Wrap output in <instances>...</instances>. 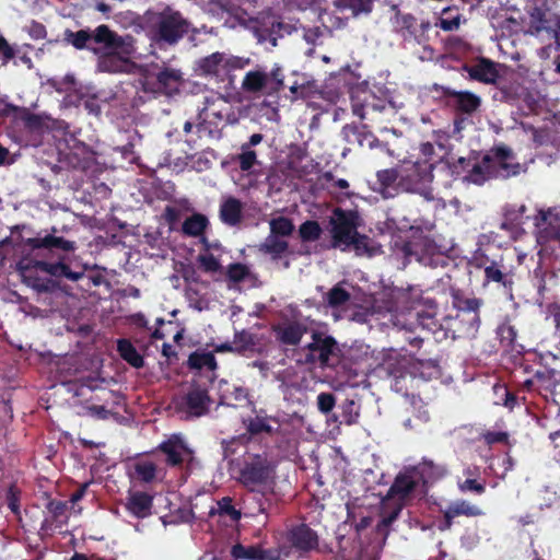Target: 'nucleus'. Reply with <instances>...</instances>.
Instances as JSON below:
<instances>
[{"mask_svg":"<svg viewBox=\"0 0 560 560\" xmlns=\"http://www.w3.org/2000/svg\"><path fill=\"white\" fill-rule=\"evenodd\" d=\"M359 417V408L353 400H347L343 405L342 422L352 424L357 422Z\"/></svg>","mask_w":560,"mask_h":560,"instance_id":"nucleus-56","label":"nucleus"},{"mask_svg":"<svg viewBox=\"0 0 560 560\" xmlns=\"http://www.w3.org/2000/svg\"><path fill=\"white\" fill-rule=\"evenodd\" d=\"M324 177L328 183V188L331 190L345 191L349 188V183L346 179L335 178L331 173H326Z\"/></svg>","mask_w":560,"mask_h":560,"instance_id":"nucleus-62","label":"nucleus"},{"mask_svg":"<svg viewBox=\"0 0 560 560\" xmlns=\"http://www.w3.org/2000/svg\"><path fill=\"white\" fill-rule=\"evenodd\" d=\"M235 559L244 560H278L279 553L272 550H265L259 546L235 545L231 550Z\"/></svg>","mask_w":560,"mask_h":560,"instance_id":"nucleus-31","label":"nucleus"},{"mask_svg":"<svg viewBox=\"0 0 560 560\" xmlns=\"http://www.w3.org/2000/svg\"><path fill=\"white\" fill-rule=\"evenodd\" d=\"M105 401L104 405H92L88 408L89 412L98 419H107L114 413V405L119 404L120 396L115 395L113 392H102V397Z\"/></svg>","mask_w":560,"mask_h":560,"instance_id":"nucleus-36","label":"nucleus"},{"mask_svg":"<svg viewBox=\"0 0 560 560\" xmlns=\"http://www.w3.org/2000/svg\"><path fill=\"white\" fill-rule=\"evenodd\" d=\"M219 390L222 404L232 405L248 400V393L243 386L222 381L220 382Z\"/></svg>","mask_w":560,"mask_h":560,"instance_id":"nucleus-34","label":"nucleus"},{"mask_svg":"<svg viewBox=\"0 0 560 560\" xmlns=\"http://www.w3.org/2000/svg\"><path fill=\"white\" fill-rule=\"evenodd\" d=\"M241 23L254 33L259 43H270L272 47L277 45L278 37L282 36L283 32H288L289 27L270 10L264 11L255 18L242 19Z\"/></svg>","mask_w":560,"mask_h":560,"instance_id":"nucleus-12","label":"nucleus"},{"mask_svg":"<svg viewBox=\"0 0 560 560\" xmlns=\"http://www.w3.org/2000/svg\"><path fill=\"white\" fill-rule=\"evenodd\" d=\"M326 301L331 307H343L347 306L350 301V293L345 290L341 284H337L329 290Z\"/></svg>","mask_w":560,"mask_h":560,"instance_id":"nucleus-47","label":"nucleus"},{"mask_svg":"<svg viewBox=\"0 0 560 560\" xmlns=\"http://www.w3.org/2000/svg\"><path fill=\"white\" fill-rule=\"evenodd\" d=\"M485 276L488 281L499 282L504 287L511 283L508 276L494 262L485 268Z\"/></svg>","mask_w":560,"mask_h":560,"instance_id":"nucleus-54","label":"nucleus"},{"mask_svg":"<svg viewBox=\"0 0 560 560\" xmlns=\"http://www.w3.org/2000/svg\"><path fill=\"white\" fill-rule=\"evenodd\" d=\"M452 106L463 114H472L481 105V100L478 95L468 91L448 90L446 93Z\"/></svg>","mask_w":560,"mask_h":560,"instance_id":"nucleus-26","label":"nucleus"},{"mask_svg":"<svg viewBox=\"0 0 560 560\" xmlns=\"http://www.w3.org/2000/svg\"><path fill=\"white\" fill-rule=\"evenodd\" d=\"M277 428L278 422L273 418L264 416L261 413L256 415L247 422V429L253 434H258L262 432L270 433L277 430Z\"/></svg>","mask_w":560,"mask_h":560,"instance_id":"nucleus-40","label":"nucleus"},{"mask_svg":"<svg viewBox=\"0 0 560 560\" xmlns=\"http://www.w3.org/2000/svg\"><path fill=\"white\" fill-rule=\"evenodd\" d=\"M469 74L472 79L483 83H494L498 78L495 65L487 59H481L471 66Z\"/></svg>","mask_w":560,"mask_h":560,"instance_id":"nucleus-35","label":"nucleus"},{"mask_svg":"<svg viewBox=\"0 0 560 560\" xmlns=\"http://www.w3.org/2000/svg\"><path fill=\"white\" fill-rule=\"evenodd\" d=\"M159 448L166 456V463L170 466L183 467L186 475H190L200 468L194 451L187 445L180 434H173L162 442Z\"/></svg>","mask_w":560,"mask_h":560,"instance_id":"nucleus-13","label":"nucleus"},{"mask_svg":"<svg viewBox=\"0 0 560 560\" xmlns=\"http://www.w3.org/2000/svg\"><path fill=\"white\" fill-rule=\"evenodd\" d=\"M291 93V100H305L311 101L320 94V90L315 80L301 75L295 80L289 88Z\"/></svg>","mask_w":560,"mask_h":560,"instance_id":"nucleus-30","label":"nucleus"},{"mask_svg":"<svg viewBox=\"0 0 560 560\" xmlns=\"http://www.w3.org/2000/svg\"><path fill=\"white\" fill-rule=\"evenodd\" d=\"M335 397L330 393H320L317 396V407L323 413H328L335 406Z\"/></svg>","mask_w":560,"mask_h":560,"instance_id":"nucleus-59","label":"nucleus"},{"mask_svg":"<svg viewBox=\"0 0 560 560\" xmlns=\"http://www.w3.org/2000/svg\"><path fill=\"white\" fill-rule=\"evenodd\" d=\"M119 354L124 360L130 363L135 368H141L143 365V359L138 353L132 343L128 340H119L117 345Z\"/></svg>","mask_w":560,"mask_h":560,"instance_id":"nucleus-42","label":"nucleus"},{"mask_svg":"<svg viewBox=\"0 0 560 560\" xmlns=\"http://www.w3.org/2000/svg\"><path fill=\"white\" fill-rule=\"evenodd\" d=\"M460 20L462 15L459 13H453V11L450 8H445L442 11V15L439 19L436 25L443 31L452 32L456 31L459 27L462 22Z\"/></svg>","mask_w":560,"mask_h":560,"instance_id":"nucleus-48","label":"nucleus"},{"mask_svg":"<svg viewBox=\"0 0 560 560\" xmlns=\"http://www.w3.org/2000/svg\"><path fill=\"white\" fill-rule=\"evenodd\" d=\"M410 468L411 472L416 475L419 482L421 481L423 485L440 479L446 472L443 466L434 464L432 460L429 459H423L420 464Z\"/></svg>","mask_w":560,"mask_h":560,"instance_id":"nucleus-32","label":"nucleus"},{"mask_svg":"<svg viewBox=\"0 0 560 560\" xmlns=\"http://www.w3.org/2000/svg\"><path fill=\"white\" fill-rule=\"evenodd\" d=\"M390 295L395 299L397 305H389L386 310L390 313V322L395 327L409 331L419 327L430 331L435 329L434 313L416 310L420 302V290L418 288H410L407 291L395 289L390 292Z\"/></svg>","mask_w":560,"mask_h":560,"instance_id":"nucleus-7","label":"nucleus"},{"mask_svg":"<svg viewBox=\"0 0 560 560\" xmlns=\"http://www.w3.org/2000/svg\"><path fill=\"white\" fill-rule=\"evenodd\" d=\"M530 30L536 34L546 32L560 46V16L536 9L530 14Z\"/></svg>","mask_w":560,"mask_h":560,"instance_id":"nucleus-20","label":"nucleus"},{"mask_svg":"<svg viewBox=\"0 0 560 560\" xmlns=\"http://www.w3.org/2000/svg\"><path fill=\"white\" fill-rule=\"evenodd\" d=\"M133 470V477L144 483L162 481L165 476L164 469L148 457L138 459Z\"/></svg>","mask_w":560,"mask_h":560,"instance_id":"nucleus-25","label":"nucleus"},{"mask_svg":"<svg viewBox=\"0 0 560 560\" xmlns=\"http://www.w3.org/2000/svg\"><path fill=\"white\" fill-rule=\"evenodd\" d=\"M300 236L303 241H316L322 233V229L316 221H306L300 226Z\"/></svg>","mask_w":560,"mask_h":560,"instance_id":"nucleus-52","label":"nucleus"},{"mask_svg":"<svg viewBox=\"0 0 560 560\" xmlns=\"http://www.w3.org/2000/svg\"><path fill=\"white\" fill-rule=\"evenodd\" d=\"M454 306L462 313V320L469 323L467 332H476L479 326V315L477 311L480 307V301L477 299H462L454 296Z\"/></svg>","mask_w":560,"mask_h":560,"instance_id":"nucleus-28","label":"nucleus"},{"mask_svg":"<svg viewBox=\"0 0 560 560\" xmlns=\"http://www.w3.org/2000/svg\"><path fill=\"white\" fill-rule=\"evenodd\" d=\"M208 219L206 215L196 213L187 218L183 223V232L189 236H199L208 226Z\"/></svg>","mask_w":560,"mask_h":560,"instance_id":"nucleus-41","label":"nucleus"},{"mask_svg":"<svg viewBox=\"0 0 560 560\" xmlns=\"http://www.w3.org/2000/svg\"><path fill=\"white\" fill-rule=\"evenodd\" d=\"M306 329L300 324H290L283 328L281 339L284 343L296 345L302 339Z\"/></svg>","mask_w":560,"mask_h":560,"instance_id":"nucleus-50","label":"nucleus"},{"mask_svg":"<svg viewBox=\"0 0 560 560\" xmlns=\"http://www.w3.org/2000/svg\"><path fill=\"white\" fill-rule=\"evenodd\" d=\"M360 217L355 211L335 209L329 218L332 246L342 250L352 246L358 255L374 256L381 253L374 241L358 233Z\"/></svg>","mask_w":560,"mask_h":560,"instance_id":"nucleus-6","label":"nucleus"},{"mask_svg":"<svg viewBox=\"0 0 560 560\" xmlns=\"http://www.w3.org/2000/svg\"><path fill=\"white\" fill-rule=\"evenodd\" d=\"M194 517L192 511L188 506H180L175 511H171L167 514L161 516V521L164 525H176L180 523H187Z\"/></svg>","mask_w":560,"mask_h":560,"instance_id":"nucleus-46","label":"nucleus"},{"mask_svg":"<svg viewBox=\"0 0 560 560\" xmlns=\"http://www.w3.org/2000/svg\"><path fill=\"white\" fill-rule=\"evenodd\" d=\"M200 266L209 272H215L220 269L221 265L219 259L211 253L200 254L198 257Z\"/></svg>","mask_w":560,"mask_h":560,"instance_id":"nucleus-55","label":"nucleus"},{"mask_svg":"<svg viewBox=\"0 0 560 560\" xmlns=\"http://www.w3.org/2000/svg\"><path fill=\"white\" fill-rule=\"evenodd\" d=\"M284 75L279 66H275L270 72L264 69L248 71L243 81L242 89L247 93H261L271 95L279 92L283 86Z\"/></svg>","mask_w":560,"mask_h":560,"instance_id":"nucleus-14","label":"nucleus"},{"mask_svg":"<svg viewBox=\"0 0 560 560\" xmlns=\"http://www.w3.org/2000/svg\"><path fill=\"white\" fill-rule=\"evenodd\" d=\"M237 162L242 171L248 172L258 163L256 152L254 150H249L247 147H241V153L237 155Z\"/></svg>","mask_w":560,"mask_h":560,"instance_id":"nucleus-53","label":"nucleus"},{"mask_svg":"<svg viewBox=\"0 0 560 560\" xmlns=\"http://www.w3.org/2000/svg\"><path fill=\"white\" fill-rule=\"evenodd\" d=\"M244 203L233 196H222L219 207L220 220L229 226H236L243 220Z\"/></svg>","mask_w":560,"mask_h":560,"instance_id":"nucleus-23","label":"nucleus"},{"mask_svg":"<svg viewBox=\"0 0 560 560\" xmlns=\"http://www.w3.org/2000/svg\"><path fill=\"white\" fill-rule=\"evenodd\" d=\"M421 158L420 161H429L434 164V158L436 156L435 147L431 142H422L419 147Z\"/></svg>","mask_w":560,"mask_h":560,"instance_id":"nucleus-61","label":"nucleus"},{"mask_svg":"<svg viewBox=\"0 0 560 560\" xmlns=\"http://www.w3.org/2000/svg\"><path fill=\"white\" fill-rule=\"evenodd\" d=\"M482 510L469 503L466 500H456L451 502L444 511L445 525L442 529H448L452 526V520L454 517L465 515V516H480L482 515Z\"/></svg>","mask_w":560,"mask_h":560,"instance_id":"nucleus-29","label":"nucleus"},{"mask_svg":"<svg viewBox=\"0 0 560 560\" xmlns=\"http://www.w3.org/2000/svg\"><path fill=\"white\" fill-rule=\"evenodd\" d=\"M335 348L336 342L331 337L313 332L312 341L299 352L298 362L318 366L328 365Z\"/></svg>","mask_w":560,"mask_h":560,"instance_id":"nucleus-16","label":"nucleus"},{"mask_svg":"<svg viewBox=\"0 0 560 560\" xmlns=\"http://www.w3.org/2000/svg\"><path fill=\"white\" fill-rule=\"evenodd\" d=\"M495 178L491 161L483 154L469 159L466 165L464 180L467 183L482 185L485 182Z\"/></svg>","mask_w":560,"mask_h":560,"instance_id":"nucleus-22","label":"nucleus"},{"mask_svg":"<svg viewBox=\"0 0 560 560\" xmlns=\"http://www.w3.org/2000/svg\"><path fill=\"white\" fill-rule=\"evenodd\" d=\"M198 131L210 138L220 139L222 128L237 122L238 117L231 102L219 93L211 92L205 96L203 106L199 112Z\"/></svg>","mask_w":560,"mask_h":560,"instance_id":"nucleus-9","label":"nucleus"},{"mask_svg":"<svg viewBox=\"0 0 560 560\" xmlns=\"http://www.w3.org/2000/svg\"><path fill=\"white\" fill-rule=\"evenodd\" d=\"M188 32V24L177 12L161 14L155 25L154 38L168 44L176 43Z\"/></svg>","mask_w":560,"mask_h":560,"instance_id":"nucleus-18","label":"nucleus"},{"mask_svg":"<svg viewBox=\"0 0 560 560\" xmlns=\"http://www.w3.org/2000/svg\"><path fill=\"white\" fill-rule=\"evenodd\" d=\"M293 229L292 222L287 218L280 217L270 221V235L283 237L290 235Z\"/></svg>","mask_w":560,"mask_h":560,"instance_id":"nucleus-51","label":"nucleus"},{"mask_svg":"<svg viewBox=\"0 0 560 560\" xmlns=\"http://www.w3.org/2000/svg\"><path fill=\"white\" fill-rule=\"evenodd\" d=\"M210 406V398L205 389L192 388L180 400L178 407L187 417H201Z\"/></svg>","mask_w":560,"mask_h":560,"instance_id":"nucleus-21","label":"nucleus"},{"mask_svg":"<svg viewBox=\"0 0 560 560\" xmlns=\"http://www.w3.org/2000/svg\"><path fill=\"white\" fill-rule=\"evenodd\" d=\"M332 3L339 11H349L353 16L368 14L373 7V0H332Z\"/></svg>","mask_w":560,"mask_h":560,"instance_id":"nucleus-37","label":"nucleus"},{"mask_svg":"<svg viewBox=\"0 0 560 560\" xmlns=\"http://www.w3.org/2000/svg\"><path fill=\"white\" fill-rule=\"evenodd\" d=\"M66 503L62 501L51 500L47 504L48 515L44 518L40 530L45 534L60 526L63 523L62 517L66 512Z\"/></svg>","mask_w":560,"mask_h":560,"instance_id":"nucleus-33","label":"nucleus"},{"mask_svg":"<svg viewBox=\"0 0 560 560\" xmlns=\"http://www.w3.org/2000/svg\"><path fill=\"white\" fill-rule=\"evenodd\" d=\"M65 40L77 49H90L100 55L98 69L104 72H129L132 68L130 59L136 54L132 36H120L106 25H100L94 31H66Z\"/></svg>","mask_w":560,"mask_h":560,"instance_id":"nucleus-1","label":"nucleus"},{"mask_svg":"<svg viewBox=\"0 0 560 560\" xmlns=\"http://www.w3.org/2000/svg\"><path fill=\"white\" fill-rule=\"evenodd\" d=\"M228 276L231 281L237 283H253L255 281V277L246 265L243 264H233L229 267Z\"/></svg>","mask_w":560,"mask_h":560,"instance_id":"nucleus-44","label":"nucleus"},{"mask_svg":"<svg viewBox=\"0 0 560 560\" xmlns=\"http://www.w3.org/2000/svg\"><path fill=\"white\" fill-rule=\"evenodd\" d=\"M249 62V58L217 51L199 59L197 66L202 75L223 82L230 79L232 72L244 69Z\"/></svg>","mask_w":560,"mask_h":560,"instance_id":"nucleus-11","label":"nucleus"},{"mask_svg":"<svg viewBox=\"0 0 560 560\" xmlns=\"http://www.w3.org/2000/svg\"><path fill=\"white\" fill-rule=\"evenodd\" d=\"M405 235L394 236L390 242L392 258L399 268H405L412 259L432 268L444 267L454 248L452 241L439 243L421 234L420 229L402 222L398 228Z\"/></svg>","mask_w":560,"mask_h":560,"instance_id":"nucleus-3","label":"nucleus"},{"mask_svg":"<svg viewBox=\"0 0 560 560\" xmlns=\"http://www.w3.org/2000/svg\"><path fill=\"white\" fill-rule=\"evenodd\" d=\"M231 477L249 492L258 494V513H265L277 483L276 464L262 453L245 452L229 462Z\"/></svg>","mask_w":560,"mask_h":560,"instance_id":"nucleus-5","label":"nucleus"},{"mask_svg":"<svg viewBox=\"0 0 560 560\" xmlns=\"http://www.w3.org/2000/svg\"><path fill=\"white\" fill-rule=\"evenodd\" d=\"M458 488L462 492H476L483 493L485 485L477 482L472 478H467L465 481L458 483Z\"/></svg>","mask_w":560,"mask_h":560,"instance_id":"nucleus-60","label":"nucleus"},{"mask_svg":"<svg viewBox=\"0 0 560 560\" xmlns=\"http://www.w3.org/2000/svg\"><path fill=\"white\" fill-rule=\"evenodd\" d=\"M433 170L432 162L412 158L405 159L393 168L377 172L380 191L385 198L401 191L417 194L429 201L433 200Z\"/></svg>","mask_w":560,"mask_h":560,"instance_id":"nucleus-4","label":"nucleus"},{"mask_svg":"<svg viewBox=\"0 0 560 560\" xmlns=\"http://www.w3.org/2000/svg\"><path fill=\"white\" fill-rule=\"evenodd\" d=\"M153 497L143 491H130L126 498V510L137 518H145L152 513Z\"/></svg>","mask_w":560,"mask_h":560,"instance_id":"nucleus-24","label":"nucleus"},{"mask_svg":"<svg viewBox=\"0 0 560 560\" xmlns=\"http://www.w3.org/2000/svg\"><path fill=\"white\" fill-rule=\"evenodd\" d=\"M82 104L89 114L98 116L102 112V101L98 95H89L82 100Z\"/></svg>","mask_w":560,"mask_h":560,"instance_id":"nucleus-58","label":"nucleus"},{"mask_svg":"<svg viewBox=\"0 0 560 560\" xmlns=\"http://www.w3.org/2000/svg\"><path fill=\"white\" fill-rule=\"evenodd\" d=\"M497 332L501 342H505L506 346H512L516 338L515 328L508 323L500 325Z\"/></svg>","mask_w":560,"mask_h":560,"instance_id":"nucleus-57","label":"nucleus"},{"mask_svg":"<svg viewBox=\"0 0 560 560\" xmlns=\"http://www.w3.org/2000/svg\"><path fill=\"white\" fill-rule=\"evenodd\" d=\"M180 72L174 69H164L159 72H145L138 80L141 97H151L159 93L167 95L178 90Z\"/></svg>","mask_w":560,"mask_h":560,"instance_id":"nucleus-15","label":"nucleus"},{"mask_svg":"<svg viewBox=\"0 0 560 560\" xmlns=\"http://www.w3.org/2000/svg\"><path fill=\"white\" fill-rule=\"evenodd\" d=\"M289 540L292 546L301 551H310L318 546V536L307 525L293 527L289 533Z\"/></svg>","mask_w":560,"mask_h":560,"instance_id":"nucleus-27","label":"nucleus"},{"mask_svg":"<svg viewBox=\"0 0 560 560\" xmlns=\"http://www.w3.org/2000/svg\"><path fill=\"white\" fill-rule=\"evenodd\" d=\"M486 156L491 161L495 178H509L525 171L508 147L498 145L486 153Z\"/></svg>","mask_w":560,"mask_h":560,"instance_id":"nucleus-17","label":"nucleus"},{"mask_svg":"<svg viewBox=\"0 0 560 560\" xmlns=\"http://www.w3.org/2000/svg\"><path fill=\"white\" fill-rule=\"evenodd\" d=\"M351 103L353 114L372 125H382L394 120L399 109L402 108V103L380 98L364 86L352 90Z\"/></svg>","mask_w":560,"mask_h":560,"instance_id":"nucleus-8","label":"nucleus"},{"mask_svg":"<svg viewBox=\"0 0 560 560\" xmlns=\"http://www.w3.org/2000/svg\"><path fill=\"white\" fill-rule=\"evenodd\" d=\"M394 15L390 18L392 25L395 31L401 32L413 26L415 18L411 14H402L396 4L392 5Z\"/></svg>","mask_w":560,"mask_h":560,"instance_id":"nucleus-49","label":"nucleus"},{"mask_svg":"<svg viewBox=\"0 0 560 560\" xmlns=\"http://www.w3.org/2000/svg\"><path fill=\"white\" fill-rule=\"evenodd\" d=\"M419 480L411 468H406L395 479L386 499L383 501V516L377 524V530H385L400 513L405 501L419 486Z\"/></svg>","mask_w":560,"mask_h":560,"instance_id":"nucleus-10","label":"nucleus"},{"mask_svg":"<svg viewBox=\"0 0 560 560\" xmlns=\"http://www.w3.org/2000/svg\"><path fill=\"white\" fill-rule=\"evenodd\" d=\"M534 225L539 243L549 238L560 240V208L539 209L534 218Z\"/></svg>","mask_w":560,"mask_h":560,"instance_id":"nucleus-19","label":"nucleus"},{"mask_svg":"<svg viewBox=\"0 0 560 560\" xmlns=\"http://www.w3.org/2000/svg\"><path fill=\"white\" fill-rule=\"evenodd\" d=\"M26 31L28 35L34 39H43L47 34L45 26L34 21L26 26Z\"/></svg>","mask_w":560,"mask_h":560,"instance_id":"nucleus-64","label":"nucleus"},{"mask_svg":"<svg viewBox=\"0 0 560 560\" xmlns=\"http://www.w3.org/2000/svg\"><path fill=\"white\" fill-rule=\"evenodd\" d=\"M33 249H47L57 261L34 260L23 258L16 264V270L24 283L37 291H48L50 280L48 276L56 278H66L71 281H78L83 277L81 271H72L66 264L67 254L75 249L73 242L59 236L46 234L28 240Z\"/></svg>","mask_w":560,"mask_h":560,"instance_id":"nucleus-2","label":"nucleus"},{"mask_svg":"<svg viewBox=\"0 0 560 560\" xmlns=\"http://www.w3.org/2000/svg\"><path fill=\"white\" fill-rule=\"evenodd\" d=\"M242 446V441L240 439L223 441L222 448L224 458H229L230 456L235 454Z\"/></svg>","mask_w":560,"mask_h":560,"instance_id":"nucleus-63","label":"nucleus"},{"mask_svg":"<svg viewBox=\"0 0 560 560\" xmlns=\"http://www.w3.org/2000/svg\"><path fill=\"white\" fill-rule=\"evenodd\" d=\"M260 249L273 258L280 257L288 249V242L277 235H269L260 245Z\"/></svg>","mask_w":560,"mask_h":560,"instance_id":"nucleus-43","label":"nucleus"},{"mask_svg":"<svg viewBox=\"0 0 560 560\" xmlns=\"http://www.w3.org/2000/svg\"><path fill=\"white\" fill-rule=\"evenodd\" d=\"M341 135L348 143L358 142L361 147L364 144L365 140H368L370 148H373L374 143L378 142L371 133L361 131L359 127L354 125H346L341 130Z\"/></svg>","mask_w":560,"mask_h":560,"instance_id":"nucleus-39","label":"nucleus"},{"mask_svg":"<svg viewBox=\"0 0 560 560\" xmlns=\"http://www.w3.org/2000/svg\"><path fill=\"white\" fill-rule=\"evenodd\" d=\"M210 515H220L229 518L232 522H237L241 518V511L232 504L230 497H224L215 502L209 510Z\"/></svg>","mask_w":560,"mask_h":560,"instance_id":"nucleus-38","label":"nucleus"},{"mask_svg":"<svg viewBox=\"0 0 560 560\" xmlns=\"http://www.w3.org/2000/svg\"><path fill=\"white\" fill-rule=\"evenodd\" d=\"M188 363L191 368L198 370L213 371L217 369V361L211 352H195L189 357Z\"/></svg>","mask_w":560,"mask_h":560,"instance_id":"nucleus-45","label":"nucleus"}]
</instances>
